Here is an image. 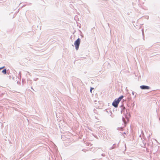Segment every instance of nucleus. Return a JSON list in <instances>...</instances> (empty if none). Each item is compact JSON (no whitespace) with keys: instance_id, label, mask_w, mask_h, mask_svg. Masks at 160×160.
<instances>
[{"instance_id":"nucleus-1","label":"nucleus","mask_w":160,"mask_h":160,"mask_svg":"<svg viewBox=\"0 0 160 160\" xmlns=\"http://www.w3.org/2000/svg\"><path fill=\"white\" fill-rule=\"evenodd\" d=\"M121 109V112L122 114H123L124 115L125 118L127 119L128 118V117L127 114L128 113L127 112V109L125 108L123 106V105H122L120 106Z\"/></svg>"},{"instance_id":"nucleus-2","label":"nucleus","mask_w":160,"mask_h":160,"mask_svg":"<svg viewBox=\"0 0 160 160\" xmlns=\"http://www.w3.org/2000/svg\"><path fill=\"white\" fill-rule=\"evenodd\" d=\"M80 39L79 38H78L74 42V45L75 47V49L76 50H78V49L79 47L80 43Z\"/></svg>"},{"instance_id":"nucleus-3","label":"nucleus","mask_w":160,"mask_h":160,"mask_svg":"<svg viewBox=\"0 0 160 160\" xmlns=\"http://www.w3.org/2000/svg\"><path fill=\"white\" fill-rule=\"evenodd\" d=\"M119 102L115 99L112 103V105L115 108H117Z\"/></svg>"},{"instance_id":"nucleus-4","label":"nucleus","mask_w":160,"mask_h":160,"mask_svg":"<svg viewBox=\"0 0 160 160\" xmlns=\"http://www.w3.org/2000/svg\"><path fill=\"white\" fill-rule=\"evenodd\" d=\"M140 88L142 90H148L150 88V87L144 85L140 86Z\"/></svg>"},{"instance_id":"nucleus-5","label":"nucleus","mask_w":160,"mask_h":160,"mask_svg":"<svg viewBox=\"0 0 160 160\" xmlns=\"http://www.w3.org/2000/svg\"><path fill=\"white\" fill-rule=\"evenodd\" d=\"M123 98V95H121V96L119 97L118 98L116 99L118 101H119V102H120Z\"/></svg>"},{"instance_id":"nucleus-6","label":"nucleus","mask_w":160,"mask_h":160,"mask_svg":"<svg viewBox=\"0 0 160 160\" xmlns=\"http://www.w3.org/2000/svg\"><path fill=\"white\" fill-rule=\"evenodd\" d=\"M2 72L4 74H6L7 73L6 69H5L3 70L2 71Z\"/></svg>"},{"instance_id":"nucleus-7","label":"nucleus","mask_w":160,"mask_h":160,"mask_svg":"<svg viewBox=\"0 0 160 160\" xmlns=\"http://www.w3.org/2000/svg\"><path fill=\"white\" fill-rule=\"evenodd\" d=\"M115 144H113L112 145V147H111L110 148H109V149L111 150H112V149H114V148H115Z\"/></svg>"},{"instance_id":"nucleus-8","label":"nucleus","mask_w":160,"mask_h":160,"mask_svg":"<svg viewBox=\"0 0 160 160\" xmlns=\"http://www.w3.org/2000/svg\"><path fill=\"white\" fill-rule=\"evenodd\" d=\"M117 130H121L122 131L123 130V127H121L120 128H117Z\"/></svg>"},{"instance_id":"nucleus-9","label":"nucleus","mask_w":160,"mask_h":160,"mask_svg":"<svg viewBox=\"0 0 160 160\" xmlns=\"http://www.w3.org/2000/svg\"><path fill=\"white\" fill-rule=\"evenodd\" d=\"M122 121H123V122L124 123V124H126V122L125 120V119L123 117H122Z\"/></svg>"},{"instance_id":"nucleus-10","label":"nucleus","mask_w":160,"mask_h":160,"mask_svg":"<svg viewBox=\"0 0 160 160\" xmlns=\"http://www.w3.org/2000/svg\"><path fill=\"white\" fill-rule=\"evenodd\" d=\"M28 80L30 81L29 83L32 84V80H30V79H28Z\"/></svg>"},{"instance_id":"nucleus-11","label":"nucleus","mask_w":160,"mask_h":160,"mask_svg":"<svg viewBox=\"0 0 160 160\" xmlns=\"http://www.w3.org/2000/svg\"><path fill=\"white\" fill-rule=\"evenodd\" d=\"M82 151L84 152H86L87 151V150L85 149H83L82 150Z\"/></svg>"},{"instance_id":"nucleus-12","label":"nucleus","mask_w":160,"mask_h":160,"mask_svg":"<svg viewBox=\"0 0 160 160\" xmlns=\"http://www.w3.org/2000/svg\"><path fill=\"white\" fill-rule=\"evenodd\" d=\"M38 79V78H35L33 79V80L34 81H37Z\"/></svg>"},{"instance_id":"nucleus-13","label":"nucleus","mask_w":160,"mask_h":160,"mask_svg":"<svg viewBox=\"0 0 160 160\" xmlns=\"http://www.w3.org/2000/svg\"><path fill=\"white\" fill-rule=\"evenodd\" d=\"M5 67V66H3L2 67H0V70H1L3 69V68H4Z\"/></svg>"},{"instance_id":"nucleus-14","label":"nucleus","mask_w":160,"mask_h":160,"mask_svg":"<svg viewBox=\"0 0 160 160\" xmlns=\"http://www.w3.org/2000/svg\"><path fill=\"white\" fill-rule=\"evenodd\" d=\"M94 88H90V92L92 93V89H93Z\"/></svg>"},{"instance_id":"nucleus-15","label":"nucleus","mask_w":160,"mask_h":160,"mask_svg":"<svg viewBox=\"0 0 160 160\" xmlns=\"http://www.w3.org/2000/svg\"><path fill=\"white\" fill-rule=\"evenodd\" d=\"M27 74H28L30 76H31V74L28 72H27Z\"/></svg>"},{"instance_id":"nucleus-16","label":"nucleus","mask_w":160,"mask_h":160,"mask_svg":"<svg viewBox=\"0 0 160 160\" xmlns=\"http://www.w3.org/2000/svg\"><path fill=\"white\" fill-rule=\"evenodd\" d=\"M101 155L103 157H105V155L104 153H102Z\"/></svg>"},{"instance_id":"nucleus-17","label":"nucleus","mask_w":160,"mask_h":160,"mask_svg":"<svg viewBox=\"0 0 160 160\" xmlns=\"http://www.w3.org/2000/svg\"><path fill=\"white\" fill-rule=\"evenodd\" d=\"M135 92L132 91V95H134V94Z\"/></svg>"},{"instance_id":"nucleus-18","label":"nucleus","mask_w":160,"mask_h":160,"mask_svg":"<svg viewBox=\"0 0 160 160\" xmlns=\"http://www.w3.org/2000/svg\"><path fill=\"white\" fill-rule=\"evenodd\" d=\"M136 93V95H135V96H134V98H136V95L137 94V93Z\"/></svg>"},{"instance_id":"nucleus-19","label":"nucleus","mask_w":160,"mask_h":160,"mask_svg":"<svg viewBox=\"0 0 160 160\" xmlns=\"http://www.w3.org/2000/svg\"><path fill=\"white\" fill-rule=\"evenodd\" d=\"M31 89H32L33 91H34V89H33V88H32V87H31Z\"/></svg>"},{"instance_id":"nucleus-20","label":"nucleus","mask_w":160,"mask_h":160,"mask_svg":"<svg viewBox=\"0 0 160 160\" xmlns=\"http://www.w3.org/2000/svg\"><path fill=\"white\" fill-rule=\"evenodd\" d=\"M132 105H133V106L134 105V103H133Z\"/></svg>"},{"instance_id":"nucleus-21","label":"nucleus","mask_w":160,"mask_h":160,"mask_svg":"<svg viewBox=\"0 0 160 160\" xmlns=\"http://www.w3.org/2000/svg\"><path fill=\"white\" fill-rule=\"evenodd\" d=\"M132 105H133V106L134 105V103H133Z\"/></svg>"},{"instance_id":"nucleus-22","label":"nucleus","mask_w":160,"mask_h":160,"mask_svg":"<svg viewBox=\"0 0 160 160\" xmlns=\"http://www.w3.org/2000/svg\"><path fill=\"white\" fill-rule=\"evenodd\" d=\"M142 33L143 34V31L142 32Z\"/></svg>"}]
</instances>
